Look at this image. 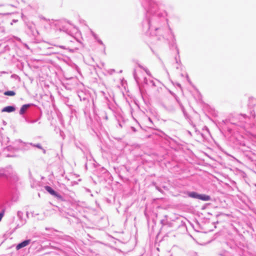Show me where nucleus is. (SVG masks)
Returning a JSON list of instances; mask_svg holds the SVG:
<instances>
[{"instance_id": "nucleus-7", "label": "nucleus", "mask_w": 256, "mask_h": 256, "mask_svg": "<svg viewBox=\"0 0 256 256\" xmlns=\"http://www.w3.org/2000/svg\"><path fill=\"white\" fill-rule=\"evenodd\" d=\"M4 94L8 96H14L16 93L14 91H6L4 92Z\"/></svg>"}, {"instance_id": "nucleus-3", "label": "nucleus", "mask_w": 256, "mask_h": 256, "mask_svg": "<svg viewBox=\"0 0 256 256\" xmlns=\"http://www.w3.org/2000/svg\"><path fill=\"white\" fill-rule=\"evenodd\" d=\"M15 110H16V108L14 106H8L2 109V112H14Z\"/></svg>"}, {"instance_id": "nucleus-2", "label": "nucleus", "mask_w": 256, "mask_h": 256, "mask_svg": "<svg viewBox=\"0 0 256 256\" xmlns=\"http://www.w3.org/2000/svg\"><path fill=\"white\" fill-rule=\"evenodd\" d=\"M30 240H24V242H22L21 243L18 244L16 246V250H20L24 247L26 246L30 243Z\"/></svg>"}, {"instance_id": "nucleus-8", "label": "nucleus", "mask_w": 256, "mask_h": 256, "mask_svg": "<svg viewBox=\"0 0 256 256\" xmlns=\"http://www.w3.org/2000/svg\"><path fill=\"white\" fill-rule=\"evenodd\" d=\"M36 146L38 147L39 148H41V146H39V145H37V146Z\"/></svg>"}, {"instance_id": "nucleus-6", "label": "nucleus", "mask_w": 256, "mask_h": 256, "mask_svg": "<svg viewBox=\"0 0 256 256\" xmlns=\"http://www.w3.org/2000/svg\"><path fill=\"white\" fill-rule=\"evenodd\" d=\"M199 194L196 192H191L188 194V196L192 198H195L198 199L199 198Z\"/></svg>"}, {"instance_id": "nucleus-1", "label": "nucleus", "mask_w": 256, "mask_h": 256, "mask_svg": "<svg viewBox=\"0 0 256 256\" xmlns=\"http://www.w3.org/2000/svg\"><path fill=\"white\" fill-rule=\"evenodd\" d=\"M45 190L49 192L51 195L54 196L57 198L62 200V197L61 195L56 192L50 186H46L44 187Z\"/></svg>"}, {"instance_id": "nucleus-4", "label": "nucleus", "mask_w": 256, "mask_h": 256, "mask_svg": "<svg viewBox=\"0 0 256 256\" xmlns=\"http://www.w3.org/2000/svg\"><path fill=\"white\" fill-rule=\"evenodd\" d=\"M30 106V104H29L23 105L22 107L20 108V114H24Z\"/></svg>"}, {"instance_id": "nucleus-5", "label": "nucleus", "mask_w": 256, "mask_h": 256, "mask_svg": "<svg viewBox=\"0 0 256 256\" xmlns=\"http://www.w3.org/2000/svg\"><path fill=\"white\" fill-rule=\"evenodd\" d=\"M198 199L204 201H208L210 200V198L208 195L200 194Z\"/></svg>"}]
</instances>
